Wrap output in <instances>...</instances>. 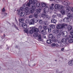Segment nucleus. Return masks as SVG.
Segmentation results:
<instances>
[{"label": "nucleus", "instance_id": "22", "mask_svg": "<svg viewBox=\"0 0 73 73\" xmlns=\"http://www.w3.org/2000/svg\"><path fill=\"white\" fill-rule=\"evenodd\" d=\"M36 6L37 8H38L40 6V3L39 2H37L36 4Z\"/></svg>", "mask_w": 73, "mask_h": 73}, {"label": "nucleus", "instance_id": "63", "mask_svg": "<svg viewBox=\"0 0 73 73\" xmlns=\"http://www.w3.org/2000/svg\"><path fill=\"white\" fill-rule=\"evenodd\" d=\"M4 36H5V34H4Z\"/></svg>", "mask_w": 73, "mask_h": 73}, {"label": "nucleus", "instance_id": "23", "mask_svg": "<svg viewBox=\"0 0 73 73\" xmlns=\"http://www.w3.org/2000/svg\"><path fill=\"white\" fill-rule=\"evenodd\" d=\"M72 35H70L68 36L67 37H66V38L67 40H68V39H69V38H73L72 37Z\"/></svg>", "mask_w": 73, "mask_h": 73}, {"label": "nucleus", "instance_id": "43", "mask_svg": "<svg viewBox=\"0 0 73 73\" xmlns=\"http://www.w3.org/2000/svg\"><path fill=\"white\" fill-rule=\"evenodd\" d=\"M60 0H54V1L56 3H60Z\"/></svg>", "mask_w": 73, "mask_h": 73}, {"label": "nucleus", "instance_id": "17", "mask_svg": "<svg viewBox=\"0 0 73 73\" xmlns=\"http://www.w3.org/2000/svg\"><path fill=\"white\" fill-rule=\"evenodd\" d=\"M56 22H57V21L54 19H52L51 20V23H54V24H56Z\"/></svg>", "mask_w": 73, "mask_h": 73}, {"label": "nucleus", "instance_id": "41", "mask_svg": "<svg viewBox=\"0 0 73 73\" xmlns=\"http://www.w3.org/2000/svg\"><path fill=\"white\" fill-rule=\"evenodd\" d=\"M44 24L45 25H48V22L47 21H45L44 22Z\"/></svg>", "mask_w": 73, "mask_h": 73}, {"label": "nucleus", "instance_id": "27", "mask_svg": "<svg viewBox=\"0 0 73 73\" xmlns=\"http://www.w3.org/2000/svg\"><path fill=\"white\" fill-rule=\"evenodd\" d=\"M49 27L52 29H54L55 28V26L53 25H50Z\"/></svg>", "mask_w": 73, "mask_h": 73}, {"label": "nucleus", "instance_id": "1", "mask_svg": "<svg viewBox=\"0 0 73 73\" xmlns=\"http://www.w3.org/2000/svg\"><path fill=\"white\" fill-rule=\"evenodd\" d=\"M67 26H68V25L65 23L58 25L56 26V28L59 30H53L52 32L53 33H56V34L58 33H63V31H62V30L61 29L63 28H65V27H67Z\"/></svg>", "mask_w": 73, "mask_h": 73}, {"label": "nucleus", "instance_id": "34", "mask_svg": "<svg viewBox=\"0 0 73 73\" xmlns=\"http://www.w3.org/2000/svg\"><path fill=\"white\" fill-rule=\"evenodd\" d=\"M41 11V9H37V13H39Z\"/></svg>", "mask_w": 73, "mask_h": 73}, {"label": "nucleus", "instance_id": "2", "mask_svg": "<svg viewBox=\"0 0 73 73\" xmlns=\"http://www.w3.org/2000/svg\"><path fill=\"white\" fill-rule=\"evenodd\" d=\"M70 7L67 6L66 8V12L67 14L68 17V18L69 19H72L73 17V14H71V11L70 10Z\"/></svg>", "mask_w": 73, "mask_h": 73}, {"label": "nucleus", "instance_id": "29", "mask_svg": "<svg viewBox=\"0 0 73 73\" xmlns=\"http://www.w3.org/2000/svg\"><path fill=\"white\" fill-rule=\"evenodd\" d=\"M48 28V26H43V29H44V30L46 31Z\"/></svg>", "mask_w": 73, "mask_h": 73}, {"label": "nucleus", "instance_id": "59", "mask_svg": "<svg viewBox=\"0 0 73 73\" xmlns=\"http://www.w3.org/2000/svg\"><path fill=\"white\" fill-rule=\"evenodd\" d=\"M54 4L52 3L51 4V7H53L54 6Z\"/></svg>", "mask_w": 73, "mask_h": 73}, {"label": "nucleus", "instance_id": "49", "mask_svg": "<svg viewBox=\"0 0 73 73\" xmlns=\"http://www.w3.org/2000/svg\"><path fill=\"white\" fill-rule=\"evenodd\" d=\"M31 4L29 3L28 2L27 5L28 7H29L31 6Z\"/></svg>", "mask_w": 73, "mask_h": 73}, {"label": "nucleus", "instance_id": "15", "mask_svg": "<svg viewBox=\"0 0 73 73\" xmlns=\"http://www.w3.org/2000/svg\"><path fill=\"white\" fill-rule=\"evenodd\" d=\"M24 9L23 8V7H21L20 9H19V10H18L17 11V12H18V13H20V12L23 11Z\"/></svg>", "mask_w": 73, "mask_h": 73}, {"label": "nucleus", "instance_id": "14", "mask_svg": "<svg viewBox=\"0 0 73 73\" xmlns=\"http://www.w3.org/2000/svg\"><path fill=\"white\" fill-rule=\"evenodd\" d=\"M33 30L35 32L37 33L38 32V29L37 28L33 27Z\"/></svg>", "mask_w": 73, "mask_h": 73}, {"label": "nucleus", "instance_id": "16", "mask_svg": "<svg viewBox=\"0 0 73 73\" xmlns=\"http://www.w3.org/2000/svg\"><path fill=\"white\" fill-rule=\"evenodd\" d=\"M37 38L38 41H41V35H38L37 36Z\"/></svg>", "mask_w": 73, "mask_h": 73}, {"label": "nucleus", "instance_id": "7", "mask_svg": "<svg viewBox=\"0 0 73 73\" xmlns=\"http://www.w3.org/2000/svg\"><path fill=\"white\" fill-rule=\"evenodd\" d=\"M34 24H35V19H32L29 21V24L33 25Z\"/></svg>", "mask_w": 73, "mask_h": 73}, {"label": "nucleus", "instance_id": "56", "mask_svg": "<svg viewBox=\"0 0 73 73\" xmlns=\"http://www.w3.org/2000/svg\"><path fill=\"white\" fill-rule=\"evenodd\" d=\"M5 9L4 8H3L2 9V12H5Z\"/></svg>", "mask_w": 73, "mask_h": 73}, {"label": "nucleus", "instance_id": "21", "mask_svg": "<svg viewBox=\"0 0 73 73\" xmlns=\"http://www.w3.org/2000/svg\"><path fill=\"white\" fill-rule=\"evenodd\" d=\"M66 41V40L65 38H63L62 39V41H61L62 42H63V44H65Z\"/></svg>", "mask_w": 73, "mask_h": 73}, {"label": "nucleus", "instance_id": "36", "mask_svg": "<svg viewBox=\"0 0 73 73\" xmlns=\"http://www.w3.org/2000/svg\"><path fill=\"white\" fill-rule=\"evenodd\" d=\"M68 42H70V43H71L72 42H73V39H71L69 40H68Z\"/></svg>", "mask_w": 73, "mask_h": 73}, {"label": "nucleus", "instance_id": "44", "mask_svg": "<svg viewBox=\"0 0 73 73\" xmlns=\"http://www.w3.org/2000/svg\"><path fill=\"white\" fill-rule=\"evenodd\" d=\"M35 10H33L32 9V10H31V13H34V12H35Z\"/></svg>", "mask_w": 73, "mask_h": 73}, {"label": "nucleus", "instance_id": "31", "mask_svg": "<svg viewBox=\"0 0 73 73\" xmlns=\"http://www.w3.org/2000/svg\"><path fill=\"white\" fill-rule=\"evenodd\" d=\"M62 33H59L58 34H57V37L58 38H60V37H61V35H62Z\"/></svg>", "mask_w": 73, "mask_h": 73}, {"label": "nucleus", "instance_id": "57", "mask_svg": "<svg viewBox=\"0 0 73 73\" xmlns=\"http://www.w3.org/2000/svg\"><path fill=\"white\" fill-rule=\"evenodd\" d=\"M64 48H62L61 49V51H64Z\"/></svg>", "mask_w": 73, "mask_h": 73}, {"label": "nucleus", "instance_id": "20", "mask_svg": "<svg viewBox=\"0 0 73 73\" xmlns=\"http://www.w3.org/2000/svg\"><path fill=\"white\" fill-rule=\"evenodd\" d=\"M32 9L35 10L36 9V6H35V5L33 4L31 5Z\"/></svg>", "mask_w": 73, "mask_h": 73}, {"label": "nucleus", "instance_id": "3", "mask_svg": "<svg viewBox=\"0 0 73 73\" xmlns=\"http://www.w3.org/2000/svg\"><path fill=\"white\" fill-rule=\"evenodd\" d=\"M25 11L26 13V14L27 15H28L31 13V12L29 11V7H27L25 9Z\"/></svg>", "mask_w": 73, "mask_h": 73}, {"label": "nucleus", "instance_id": "10", "mask_svg": "<svg viewBox=\"0 0 73 73\" xmlns=\"http://www.w3.org/2000/svg\"><path fill=\"white\" fill-rule=\"evenodd\" d=\"M43 18H45V17H46L47 19H50V16L48 15H46L45 14H44L43 15Z\"/></svg>", "mask_w": 73, "mask_h": 73}, {"label": "nucleus", "instance_id": "40", "mask_svg": "<svg viewBox=\"0 0 73 73\" xmlns=\"http://www.w3.org/2000/svg\"><path fill=\"white\" fill-rule=\"evenodd\" d=\"M48 29V32H51V31H52V29H51V28H48L47 29Z\"/></svg>", "mask_w": 73, "mask_h": 73}, {"label": "nucleus", "instance_id": "24", "mask_svg": "<svg viewBox=\"0 0 73 73\" xmlns=\"http://www.w3.org/2000/svg\"><path fill=\"white\" fill-rule=\"evenodd\" d=\"M25 13H24V12H22L20 13V16H24V15H25Z\"/></svg>", "mask_w": 73, "mask_h": 73}, {"label": "nucleus", "instance_id": "32", "mask_svg": "<svg viewBox=\"0 0 73 73\" xmlns=\"http://www.w3.org/2000/svg\"><path fill=\"white\" fill-rule=\"evenodd\" d=\"M34 16L36 18H37L38 17V14L36 13H35L34 14Z\"/></svg>", "mask_w": 73, "mask_h": 73}, {"label": "nucleus", "instance_id": "54", "mask_svg": "<svg viewBox=\"0 0 73 73\" xmlns=\"http://www.w3.org/2000/svg\"><path fill=\"white\" fill-rule=\"evenodd\" d=\"M42 26H40L39 27V29H42Z\"/></svg>", "mask_w": 73, "mask_h": 73}, {"label": "nucleus", "instance_id": "53", "mask_svg": "<svg viewBox=\"0 0 73 73\" xmlns=\"http://www.w3.org/2000/svg\"><path fill=\"white\" fill-rule=\"evenodd\" d=\"M33 17V16H32V15H31L30 16H29V19H30L31 18H32V17Z\"/></svg>", "mask_w": 73, "mask_h": 73}, {"label": "nucleus", "instance_id": "35", "mask_svg": "<svg viewBox=\"0 0 73 73\" xmlns=\"http://www.w3.org/2000/svg\"><path fill=\"white\" fill-rule=\"evenodd\" d=\"M38 19L36 18L34 20V22H35V23H37V22H38Z\"/></svg>", "mask_w": 73, "mask_h": 73}, {"label": "nucleus", "instance_id": "5", "mask_svg": "<svg viewBox=\"0 0 73 73\" xmlns=\"http://www.w3.org/2000/svg\"><path fill=\"white\" fill-rule=\"evenodd\" d=\"M49 38L52 39L54 42H56V40L54 39V37H53V35L52 34H50L49 35Z\"/></svg>", "mask_w": 73, "mask_h": 73}, {"label": "nucleus", "instance_id": "30", "mask_svg": "<svg viewBox=\"0 0 73 73\" xmlns=\"http://www.w3.org/2000/svg\"><path fill=\"white\" fill-rule=\"evenodd\" d=\"M61 13L62 15H64L65 13V11L64 9H63L61 11Z\"/></svg>", "mask_w": 73, "mask_h": 73}, {"label": "nucleus", "instance_id": "60", "mask_svg": "<svg viewBox=\"0 0 73 73\" xmlns=\"http://www.w3.org/2000/svg\"><path fill=\"white\" fill-rule=\"evenodd\" d=\"M71 11H72V12H73V8H72L71 9Z\"/></svg>", "mask_w": 73, "mask_h": 73}, {"label": "nucleus", "instance_id": "25", "mask_svg": "<svg viewBox=\"0 0 73 73\" xmlns=\"http://www.w3.org/2000/svg\"><path fill=\"white\" fill-rule=\"evenodd\" d=\"M59 5L58 4H56L55 5V6H54V7L56 9H58L59 7Z\"/></svg>", "mask_w": 73, "mask_h": 73}, {"label": "nucleus", "instance_id": "46", "mask_svg": "<svg viewBox=\"0 0 73 73\" xmlns=\"http://www.w3.org/2000/svg\"><path fill=\"white\" fill-rule=\"evenodd\" d=\"M19 26L20 27H23V23H19Z\"/></svg>", "mask_w": 73, "mask_h": 73}, {"label": "nucleus", "instance_id": "64", "mask_svg": "<svg viewBox=\"0 0 73 73\" xmlns=\"http://www.w3.org/2000/svg\"><path fill=\"white\" fill-rule=\"evenodd\" d=\"M55 61H57V60H55Z\"/></svg>", "mask_w": 73, "mask_h": 73}, {"label": "nucleus", "instance_id": "13", "mask_svg": "<svg viewBox=\"0 0 73 73\" xmlns=\"http://www.w3.org/2000/svg\"><path fill=\"white\" fill-rule=\"evenodd\" d=\"M69 19L68 17L65 18L63 20L64 23H68L69 22Z\"/></svg>", "mask_w": 73, "mask_h": 73}, {"label": "nucleus", "instance_id": "52", "mask_svg": "<svg viewBox=\"0 0 73 73\" xmlns=\"http://www.w3.org/2000/svg\"><path fill=\"white\" fill-rule=\"evenodd\" d=\"M39 23L40 24H42V21L41 20H40L39 21Z\"/></svg>", "mask_w": 73, "mask_h": 73}, {"label": "nucleus", "instance_id": "39", "mask_svg": "<svg viewBox=\"0 0 73 73\" xmlns=\"http://www.w3.org/2000/svg\"><path fill=\"white\" fill-rule=\"evenodd\" d=\"M24 31L25 32V33H26L29 34V32H28V29H27V30H25Z\"/></svg>", "mask_w": 73, "mask_h": 73}, {"label": "nucleus", "instance_id": "9", "mask_svg": "<svg viewBox=\"0 0 73 73\" xmlns=\"http://www.w3.org/2000/svg\"><path fill=\"white\" fill-rule=\"evenodd\" d=\"M41 5L42 7H40V8H41V9H43V8H44V7H45L46 5V3L44 2L42 3Z\"/></svg>", "mask_w": 73, "mask_h": 73}, {"label": "nucleus", "instance_id": "19", "mask_svg": "<svg viewBox=\"0 0 73 73\" xmlns=\"http://www.w3.org/2000/svg\"><path fill=\"white\" fill-rule=\"evenodd\" d=\"M67 29L68 31H71L72 29V27L70 25H69L67 27Z\"/></svg>", "mask_w": 73, "mask_h": 73}, {"label": "nucleus", "instance_id": "18", "mask_svg": "<svg viewBox=\"0 0 73 73\" xmlns=\"http://www.w3.org/2000/svg\"><path fill=\"white\" fill-rule=\"evenodd\" d=\"M46 31L44 29L42 30L41 31V32L42 33L43 35H46Z\"/></svg>", "mask_w": 73, "mask_h": 73}, {"label": "nucleus", "instance_id": "11", "mask_svg": "<svg viewBox=\"0 0 73 73\" xmlns=\"http://www.w3.org/2000/svg\"><path fill=\"white\" fill-rule=\"evenodd\" d=\"M53 41V40H51L50 39H48L46 41V42L48 44H50L52 43Z\"/></svg>", "mask_w": 73, "mask_h": 73}, {"label": "nucleus", "instance_id": "33", "mask_svg": "<svg viewBox=\"0 0 73 73\" xmlns=\"http://www.w3.org/2000/svg\"><path fill=\"white\" fill-rule=\"evenodd\" d=\"M59 10H62V8H63V7L62 6H60L59 5L58 8Z\"/></svg>", "mask_w": 73, "mask_h": 73}, {"label": "nucleus", "instance_id": "61", "mask_svg": "<svg viewBox=\"0 0 73 73\" xmlns=\"http://www.w3.org/2000/svg\"><path fill=\"white\" fill-rule=\"evenodd\" d=\"M15 47L16 48H18V46H16Z\"/></svg>", "mask_w": 73, "mask_h": 73}, {"label": "nucleus", "instance_id": "4", "mask_svg": "<svg viewBox=\"0 0 73 73\" xmlns=\"http://www.w3.org/2000/svg\"><path fill=\"white\" fill-rule=\"evenodd\" d=\"M62 4L64 5H69L70 3H69L68 1L66 0L63 1Z\"/></svg>", "mask_w": 73, "mask_h": 73}, {"label": "nucleus", "instance_id": "62", "mask_svg": "<svg viewBox=\"0 0 73 73\" xmlns=\"http://www.w3.org/2000/svg\"><path fill=\"white\" fill-rule=\"evenodd\" d=\"M50 1H54V0H49Z\"/></svg>", "mask_w": 73, "mask_h": 73}, {"label": "nucleus", "instance_id": "50", "mask_svg": "<svg viewBox=\"0 0 73 73\" xmlns=\"http://www.w3.org/2000/svg\"><path fill=\"white\" fill-rule=\"evenodd\" d=\"M50 9H51V10H53V9H54V7H53V6H51L50 8Z\"/></svg>", "mask_w": 73, "mask_h": 73}, {"label": "nucleus", "instance_id": "45", "mask_svg": "<svg viewBox=\"0 0 73 73\" xmlns=\"http://www.w3.org/2000/svg\"><path fill=\"white\" fill-rule=\"evenodd\" d=\"M34 36V37H37V36H38V34H37V33H35Z\"/></svg>", "mask_w": 73, "mask_h": 73}, {"label": "nucleus", "instance_id": "6", "mask_svg": "<svg viewBox=\"0 0 73 73\" xmlns=\"http://www.w3.org/2000/svg\"><path fill=\"white\" fill-rule=\"evenodd\" d=\"M43 12L44 13H46V12H48L49 11V7H46L45 8H44Z\"/></svg>", "mask_w": 73, "mask_h": 73}, {"label": "nucleus", "instance_id": "26", "mask_svg": "<svg viewBox=\"0 0 73 73\" xmlns=\"http://www.w3.org/2000/svg\"><path fill=\"white\" fill-rule=\"evenodd\" d=\"M37 3V0H33V4H34L35 5V4H36Z\"/></svg>", "mask_w": 73, "mask_h": 73}, {"label": "nucleus", "instance_id": "8", "mask_svg": "<svg viewBox=\"0 0 73 73\" xmlns=\"http://www.w3.org/2000/svg\"><path fill=\"white\" fill-rule=\"evenodd\" d=\"M62 35L63 37H66L68 36V33L66 31H64V32H63L62 33Z\"/></svg>", "mask_w": 73, "mask_h": 73}, {"label": "nucleus", "instance_id": "48", "mask_svg": "<svg viewBox=\"0 0 73 73\" xmlns=\"http://www.w3.org/2000/svg\"><path fill=\"white\" fill-rule=\"evenodd\" d=\"M24 21V19H21L19 20V21L21 23H22V21Z\"/></svg>", "mask_w": 73, "mask_h": 73}, {"label": "nucleus", "instance_id": "55", "mask_svg": "<svg viewBox=\"0 0 73 73\" xmlns=\"http://www.w3.org/2000/svg\"><path fill=\"white\" fill-rule=\"evenodd\" d=\"M57 42L59 44H61V42L59 40H57Z\"/></svg>", "mask_w": 73, "mask_h": 73}, {"label": "nucleus", "instance_id": "42", "mask_svg": "<svg viewBox=\"0 0 73 73\" xmlns=\"http://www.w3.org/2000/svg\"><path fill=\"white\" fill-rule=\"evenodd\" d=\"M57 16L59 17H61V14H57Z\"/></svg>", "mask_w": 73, "mask_h": 73}, {"label": "nucleus", "instance_id": "47", "mask_svg": "<svg viewBox=\"0 0 73 73\" xmlns=\"http://www.w3.org/2000/svg\"><path fill=\"white\" fill-rule=\"evenodd\" d=\"M56 44L54 43H52L51 44L52 46H56Z\"/></svg>", "mask_w": 73, "mask_h": 73}, {"label": "nucleus", "instance_id": "37", "mask_svg": "<svg viewBox=\"0 0 73 73\" xmlns=\"http://www.w3.org/2000/svg\"><path fill=\"white\" fill-rule=\"evenodd\" d=\"M31 4V5H33V1H32V0H30L29 1V2Z\"/></svg>", "mask_w": 73, "mask_h": 73}, {"label": "nucleus", "instance_id": "38", "mask_svg": "<svg viewBox=\"0 0 73 73\" xmlns=\"http://www.w3.org/2000/svg\"><path fill=\"white\" fill-rule=\"evenodd\" d=\"M25 23L27 24H29V20L27 19L25 21Z\"/></svg>", "mask_w": 73, "mask_h": 73}, {"label": "nucleus", "instance_id": "51", "mask_svg": "<svg viewBox=\"0 0 73 73\" xmlns=\"http://www.w3.org/2000/svg\"><path fill=\"white\" fill-rule=\"evenodd\" d=\"M52 18H53V19H55V18H56V15H53L52 17Z\"/></svg>", "mask_w": 73, "mask_h": 73}, {"label": "nucleus", "instance_id": "12", "mask_svg": "<svg viewBox=\"0 0 73 73\" xmlns=\"http://www.w3.org/2000/svg\"><path fill=\"white\" fill-rule=\"evenodd\" d=\"M22 27L23 29H27V25L25 24V23H23Z\"/></svg>", "mask_w": 73, "mask_h": 73}, {"label": "nucleus", "instance_id": "28", "mask_svg": "<svg viewBox=\"0 0 73 73\" xmlns=\"http://www.w3.org/2000/svg\"><path fill=\"white\" fill-rule=\"evenodd\" d=\"M33 28H32V30H31L29 31V34H32L33 33Z\"/></svg>", "mask_w": 73, "mask_h": 73}, {"label": "nucleus", "instance_id": "58", "mask_svg": "<svg viewBox=\"0 0 73 73\" xmlns=\"http://www.w3.org/2000/svg\"><path fill=\"white\" fill-rule=\"evenodd\" d=\"M4 15V16H5L7 15V13H5Z\"/></svg>", "mask_w": 73, "mask_h": 73}]
</instances>
